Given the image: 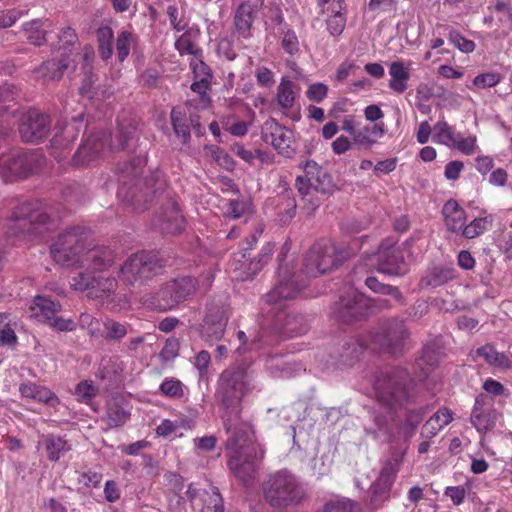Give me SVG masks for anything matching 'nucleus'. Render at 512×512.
<instances>
[{"label":"nucleus","mask_w":512,"mask_h":512,"mask_svg":"<svg viewBox=\"0 0 512 512\" xmlns=\"http://www.w3.org/2000/svg\"><path fill=\"white\" fill-rule=\"evenodd\" d=\"M494 400L487 394H479L475 398V404L471 414V423L480 433H486L492 429L499 417L493 408Z\"/></svg>","instance_id":"a211bd4d"},{"label":"nucleus","mask_w":512,"mask_h":512,"mask_svg":"<svg viewBox=\"0 0 512 512\" xmlns=\"http://www.w3.org/2000/svg\"><path fill=\"white\" fill-rule=\"evenodd\" d=\"M456 134L446 121H438L434 126L432 139L434 142L451 147Z\"/></svg>","instance_id":"de8ad7c7"},{"label":"nucleus","mask_w":512,"mask_h":512,"mask_svg":"<svg viewBox=\"0 0 512 512\" xmlns=\"http://www.w3.org/2000/svg\"><path fill=\"white\" fill-rule=\"evenodd\" d=\"M411 63L404 61H394L389 66V88L394 92L401 94L408 88V80L410 78Z\"/></svg>","instance_id":"c85d7f7f"},{"label":"nucleus","mask_w":512,"mask_h":512,"mask_svg":"<svg viewBox=\"0 0 512 512\" xmlns=\"http://www.w3.org/2000/svg\"><path fill=\"white\" fill-rule=\"evenodd\" d=\"M167 15L170 21V24L173 26V28L177 31H183L187 25L188 22L186 21L183 12L179 11V9L175 6H168L167 7Z\"/></svg>","instance_id":"680f3d73"},{"label":"nucleus","mask_w":512,"mask_h":512,"mask_svg":"<svg viewBox=\"0 0 512 512\" xmlns=\"http://www.w3.org/2000/svg\"><path fill=\"white\" fill-rule=\"evenodd\" d=\"M455 277L454 270L445 267H435L422 278V286L439 287Z\"/></svg>","instance_id":"ea45409f"},{"label":"nucleus","mask_w":512,"mask_h":512,"mask_svg":"<svg viewBox=\"0 0 512 512\" xmlns=\"http://www.w3.org/2000/svg\"><path fill=\"white\" fill-rule=\"evenodd\" d=\"M300 291V287L292 278L281 279L263 299L262 310L275 318L277 329L285 337H296L306 333L308 327L304 318L287 312V303L294 299Z\"/></svg>","instance_id":"39448f33"},{"label":"nucleus","mask_w":512,"mask_h":512,"mask_svg":"<svg viewBox=\"0 0 512 512\" xmlns=\"http://www.w3.org/2000/svg\"><path fill=\"white\" fill-rule=\"evenodd\" d=\"M87 236L83 229L77 227L61 234L52 244L50 253L53 260L63 266L79 265L87 272L73 276L70 286L76 291H87L90 296L91 287L96 281L94 273L104 272L115 261L114 252L108 247L86 249Z\"/></svg>","instance_id":"f03ea898"},{"label":"nucleus","mask_w":512,"mask_h":512,"mask_svg":"<svg viewBox=\"0 0 512 512\" xmlns=\"http://www.w3.org/2000/svg\"><path fill=\"white\" fill-rule=\"evenodd\" d=\"M265 368L273 378H289L305 370L301 363L277 354L266 358Z\"/></svg>","instance_id":"393cba45"},{"label":"nucleus","mask_w":512,"mask_h":512,"mask_svg":"<svg viewBox=\"0 0 512 512\" xmlns=\"http://www.w3.org/2000/svg\"><path fill=\"white\" fill-rule=\"evenodd\" d=\"M183 383L175 378H166L160 385L163 395L170 398H181L184 395Z\"/></svg>","instance_id":"6e6d98bb"},{"label":"nucleus","mask_w":512,"mask_h":512,"mask_svg":"<svg viewBox=\"0 0 512 512\" xmlns=\"http://www.w3.org/2000/svg\"><path fill=\"white\" fill-rule=\"evenodd\" d=\"M231 268L235 275L234 279L238 281L251 280L262 268V264L253 259L247 263L245 253H236L231 262Z\"/></svg>","instance_id":"c756f323"},{"label":"nucleus","mask_w":512,"mask_h":512,"mask_svg":"<svg viewBox=\"0 0 512 512\" xmlns=\"http://www.w3.org/2000/svg\"><path fill=\"white\" fill-rule=\"evenodd\" d=\"M302 168L305 175L297 177L295 186L302 196H310L309 201L312 202L314 206H318V202H313L312 193L313 191L321 193L329 192L331 179L322 167L313 160L306 161Z\"/></svg>","instance_id":"4468645a"},{"label":"nucleus","mask_w":512,"mask_h":512,"mask_svg":"<svg viewBox=\"0 0 512 512\" xmlns=\"http://www.w3.org/2000/svg\"><path fill=\"white\" fill-rule=\"evenodd\" d=\"M296 95V84L288 77H282L276 93V101L278 105L285 110L291 109L294 106Z\"/></svg>","instance_id":"c9c22d12"},{"label":"nucleus","mask_w":512,"mask_h":512,"mask_svg":"<svg viewBox=\"0 0 512 512\" xmlns=\"http://www.w3.org/2000/svg\"><path fill=\"white\" fill-rule=\"evenodd\" d=\"M228 322V308L225 304L211 303L201 324V337L209 343L219 341Z\"/></svg>","instance_id":"dca6fc26"},{"label":"nucleus","mask_w":512,"mask_h":512,"mask_svg":"<svg viewBox=\"0 0 512 512\" xmlns=\"http://www.w3.org/2000/svg\"><path fill=\"white\" fill-rule=\"evenodd\" d=\"M469 486H449L445 489L444 495L452 501L455 506H460L469 492Z\"/></svg>","instance_id":"0e129e2a"},{"label":"nucleus","mask_w":512,"mask_h":512,"mask_svg":"<svg viewBox=\"0 0 512 512\" xmlns=\"http://www.w3.org/2000/svg\"><path fill=\"white\" fill-rule=\"evenodd\" d=\"M136 40L135 35L127 30L121 31L116 40V53L120 62H123L130 54L132 44Z\"/></svg>","instance_id":"8fccbe9b"},{"label":"nucleus","mask_w":512,"mask_h":512,"mask_svg":"<svg viewBox=\"0 0 512 512\" xmlns=\"http://www.w3.org/2000/svg\"><path fill=\"white\" fill-rule=\"evenodd\" d=\"M196 291V280L190 276L173 279L167 282L157 294L156 308L170 310L187 300Z\"/></svg>","instance_id":"ddd939ff"},{"label":"nucleus","mask_w":512,"mask_h":512,"mask_svg":"<svg viewBox=\"0 0 512 512\" xmlns=\"http://www.w3.org/2000/svg\"><path fill=\"white\" fill-rule=\"evenodd\" d=\"M171 121L175 134L181 137L184 143L187 142L190 138V128L185 111L180 107L173 108L171 111Z\"/></svg>","instance_id":"c03bdc74"},{"label":"nucleus","mask_w":512,"mask_h":512,"mask_svg":"<svg viewBox=\"0 0 512 512\" xmlns=\"http://www.w3.org/2000/svg\"><path fill=\"white\" fill-rule=\"evenodd\" d=\"M355 502L344 497H335L325 503L321 512H354Z\"/></svg>","instance_id":"5fc2aeb1"},{"label":"nucleus","mask_w":512,"mask_h":512,"mask_svg":"<svg viewBox=\"0 0 512 512\" xmlns=\"http://www.w3.org/2000/svg\"><path fill=\"white\" fill-rule=\"evenodd\" d=\"M263 494L266 502L277 510L297 506L306 497L303 484L288 470L270 475L263 484Z\"/></svg>","instance_id":"0eeeda50"},{"label":"nucleus","mask_w":512,"mask_h":512,"mask_svg":"<svg viewBox=\"0 0 512 512\" xmlns=\"http://www.w3.org/2000/svg\"><path fill=\"white\" fill-rule=\"evenodd\" d=\"M39 447L45 450L47 458L52 462L59 461L72 448L67 440L53 434L43 435L40 439Z\"/></svg>","instance_id":"cd10ccee"},{"label":"nucleus","mask_w":512,"mask_h":512,"mask_svg":"<svg viewBox=\"0 0 512 512\" xmlns=\"http://www.w3.org/2000/svg\"><path fill=\"white\" fill-rule=\"evenodd\" d=\"M263 140L271 144L280 154L290 157L293 149V133L274 119L267 120L262 129Z\"/></svg>","instance_id":"aec40b11"},{"label":"nucleus","mask_w":512,"mask_h":512,"mask_svg":"<svg viewBox=\"0 0 512 512\" xmlns=\"http://www.w3.org/2000/svg\"><path fill=\"white\" fill-rule=\"evenodd\" d=\"M98 393V388L91 381L80 382L75 388V395L81 402H88Z\"/></svg>","instance_id":"bf43d9fd"},{"label":"nucleus","mask_w":512,"mask_h":512,"mask_svg":"<svg viewBox=\"0 0 512 512\" xmlns=\"http://www.w3.org/2000/svg\"><path fill=\"white\" fill-rule=\"evenodd\" d=\"M364 348H371L370 340L351 337L341 342L336 357L343 365H351L362 354Z\"/></svg>","instance_id":"a878e982"},{"label":"nucleus","mask_w":512,"mask_h":512,"mask_svg":"<svg viewBox=\"0 0 512 512\" xmlns=\"http://www.w3.org/2000/svg\"><path fill=\"white\" fill-rule=\"evenodd\" d=\"M79 324L81 328L87 329L92 336L101 334L100 322L88 313H82L79 317Z\"/></svg>","instance_id":"774afa93"},{"label":"nucleus","mask_w":512,"mask_h":512,"mask_svg":"<svg viewBox=\"0 0 512 512\" xmlns=\"http://www.w3.org/2000/svg\"><path fill=\"white\" fill-rule=\"evenodd\" d=\"M342 256L337 254L336 247L331 241L315 243L305 258L304 268L307 275L316 277L329 271L342 261Z\"/></svg>","instance_id":"f8f14e48"},{"label":"nucleus","mask_w":512,"mask_h":512,"mask_svg":"<svg viewBox=\"0 0 512 512\" xmlns=\"http://www.w3.org/2000/svg\"><path fill=\"white\" fill-rule=\"evenodd\" d=\"M442 213L447 229L461 235L467 222L466 211L455 200H448Z\"/></svg>","instance_id":"bb28decb"},{"label":"nucleus","mask_w":512,"mask_h":512,"mask_svg":"<svg viewBox=\"0 0 512 512\" xmlns=\"http://www.w3.org/2000/svg\"><path fill=\"white\" fill-rule=\"evenodd\" d=\"M493 221L494 219L492 215L475 218L470 223L465 224L461 236L467 239L476 238L490 230L493 225Z\"/></svg>","instance_id":"58836bf2"},{"label":"nucleus","mask_w":512,"mask_h":512,"mask_svg":"<svg viewBox=\"0 0 512 512\" xmlns=\"http://www.w3.org/2000/svg\"><path fill=\"white\" fill-rule=\"evenodd\" d=\"M254 374L248 368L240 365L225 369L219 376L216 389V398L225 407L223 421L231 419V423L241 427L248 426L240 420V403L242 399L254 388Z\"/></svg>","instance_id":"423d86ee"},{"label":"nucleus","mask_w":512,"mask_h":512,"mask_svg":"<svg viewBox=\"0 0 512 512\" xmlns=\"http://www.w3.org/2000/svg\"><path fill=\"white\" fill-rule=\"evenodd\" d=\"M396 241L394 239H386L381 243L378 251L370 259L375 262L376 269L384 274L400 276L406 273L407 264L405 261L404 253L410 255L408 247L410 240H407L402 247H395Z\"/></svg>","instance_id":"1a4fd4ad"},{"label":"nucleus","mask_w":512,"mask_h":512,"mask_svg":"<svg viewBox=\"0 0 512 512\" xmlns=\"http://www.w3.org/2000/svg\"><path fill=\"white\" fill-rule=\"evenodd\" d=\"M476 142L477 138L475 135H470L467 138H462L460 135H456L451 147L456 148L466 155H472L475 153L477 148Z\"/></svg>","instance_id":"4d7b16f0"},{"label":"nucleus","mask_w":512,"mask_h":512,"mask_svg":"<svg viewBox=\"0 0 512 512\" xmlns=\"http://www.w3.org/2000/svg\"><path fill=\"white\" fill-rule=\"evenodd\" d=\"M43 26L44 22L41 19H34L23 24V31L26 33L29 43L40 46L46 42Z\"/></svg>","instance_id":"37998d69"},{"label":"nucleus","mask_w":512,"mask_h":512,"mask_svg":"<svg viewBox=\"0 0 512 512\" xmlns=\"http://www.w3.org/2000/svg\"><path fill=\"white\" fill-rule=\"evenodd\" d=\"M365 284L369 289H371L375 293L390 295L397 301L402 300V294L397 287L382 284L378 281L376 277H367L365 280Z\"/></svg>","instance_id":"603ef678"},{"label":"nucleus","mask_w":512,"mask_h":512,"mask_svg":"<svg viewBox=\"0 0 512 512\" xmlns=\"http://www.w3.org/2000/svg\"><path fill=\"white\" fill-rule=\"evenodd\" d=\"M102 273L96 275V281L91 287L90 298L103 299L109 297L117 287V280L114 277H105Z\"/></svg>","instance_id":"4c0bfd02"},{"label":"nucleus","mask_w":512,"mask_h":512,"mask_svg":"<svg viewBox=\"0 0 512 512\" xmlns=\"http://www.w3.org/2000/svg\"><path fill=\"white\" fill-rule=\"evenodd\" d=\"M438 353L430 346H426L423 349L422 356L417 361V366L423 371V376L429 375L430 371L438 363Z\"/></svg>","instance_id":"864d4df0"},{"label":"nucleus","mask_w":512,"mask_h":512,"mask_svg":"<svg viewBox=\"0 0 512 512\" xmlns=\"http://www.w3.org/2000/svg\"><path fill=\"white\" fill-rule=\"evenodd\" d=\"M345 24L346 19L339 9L327 20V29L331 35L339 36L343 32Z\"/></svg>","instance_id":"69168bd1"},{"label":"nucleus","mask_w":512,"mask_h":512,"mask_svg":"<svg viewBox=\"0 0 512 512\" xmlns=\"http://www.w3.org/2000/svg\"><path fill=\"white\" fill-rule=\"evenodd\" d=\"M131 138V129L123 130L121 128L115 140L106 132H98L90 135L85 140L84 144L78 150V155L90 160L94 156L98 155L106 144H108L112 149H125Z\"/></svg>","instance_id":"2eb2a0df"},{"label":"nucleus","mask_w":512,"mask_h":512,"mask_svg":"<svg viewBox=\"0 0 512 512\" xmlns=\"http://www.w3.org/2000/svg\"><path fill=\"white\" fill-rule=\"evenodd\" d=\"M409 375L404 370H393L379 375L373 385V391L378 406H383L380 412L373 407L371 412L372 424L365 426V431L375 439L392 441L402 437L409 439L417 426L423 420L426 410L424 408L411 410L407 413L402 424L395 422L392 409L402 406L410 399Z\"/></svg>","instance_id":"f257e3e1"},{"label":"nucleus","mask_w":512,"mask_h":512,"mask_svg":"<svg viewBox=\"0 0 512 512\" xmlns=\"http://www.w3.org/2000/svg\"><path fill=\"white\" fill-rule=\"evenodd\" d=\"M262 3L263 0H257L254 4L245 2L238 7L235 13L234 23L237 32L244 38L250 35L249 31L254 20L253 14Z\"/></svg>","instance_id":"7c9ffc66"},{"label":"nucleus","mask_w":512,"mask_h":512,"mask_svg":"<svg viewBox=\"0 0 512 512\" xmlns=\"http://www.w3.org/2000/svg\"><path fill=\"white\" fill-rule=\"evenodd\" d=\"M186 495L191 502L193 512H224L222 496L215 487L200 489L190 484Z\"/></svg>","instance_id":"f3484780"},{"label":"nucleus","mask_w":512,"mask_h":512,"mask_svg":"<svg viewBox=\"0 0 512 512\" xmlns=\"http://www.w3.org/2000/svg\"><path fill=\"white\" fill-rule=\"evenodd\" d=\"M49 219L46 211L35 203H22L15 207L7 220V227L10 234L35 233L38 225L45 224Z\"/></svg>","instance_id":"9b49d317"},{"label":"nucleus","mask_w":512,"mask_h":512,"mask_svg":"<svg viewBox=\"0 0 512 512\" xmlns=\"http://www.w3.org/2000/svg\"><path fill=\"white\" fill-rule=\"evenodd\" d=\"M97 40L99 44V54L103 60H108L113 54L114 33L111 27L101 26L98 28Z\"/></svg>","instance_id":"79ce46f5"},{"label":"nucleus","mask_w":512,"mask_h":512,"mask_svg":"<svg viewBox=\"0 0 512 512\" xmlns=\"http://www.w3.org/2000/svg\"><path fill=\"white\" fill-rule=\"evenodd\" d=\"M163 264L153 252H138L130 255L120 267V277L128 284L147 280L162 269Z\"/></svg>","instance_id":"6e6552de"},{"label":"nucleus","mask_w":512,"mask_h":512,"mask_svg":"<svg viewBox=\"0 0 512 512\" xmlns=\"http://www.w3.org/2000/svg\"><path fill=\"white\" fill-rule=\"evenodd\" d=\"M367 299L355 289H350L345 296L335 304L336 317L344 322L357 320L367 310Z\"/></svg>","instance_id":"6ab92c4d"},{"label":"nucleus","mask_w":512,"mask_h":512,"mask_svg":"<svg viewBox=\"0 0 512 512\" xmlns=\"http://www.w3.org/2000/svg\"><path fill=\"white\" fill-rule=\"evenodd\" d=\"M453 420V413L450 409L440 408L433 416H431L422 428L421 436L432 438L438 434L445 426Z\"/></svg>","instance_id":"473e14b6"},{"label":"nucleus","mask_w":512,"mask_h":512,"mask_svg":"<svg viewBox=\"0 0 512 512\" xmlns=\"http://www.w3.org/2000/svg\"><path fill=\"white\" fill-rule=\"evenodd\" d=\"M249 429V426L239 428L237 425L234 426L230 418L225 420V430L229 435L226 449L231 452L228 466L244 485H249L255 480L260 462L264 457L263 449L250 439Z\"/></svg>","instance_id":"20e7f679"},{"label":"nucleus","mask_w":512,"mask_h":512,"mask_svg":"<svg viewBox=\"0 0 512 512\" xmlns=\"http://www.w3.org/2000/svg\"><path fill=\"white\" fill-rule=\"evenodd\" d=\"M501 81V75L497 72H487L477 75L471 85L467 88L473 91L491 88L496 86Z\"/></svg>","instance_id":"3c124183"},{"label":"nucleus","mask_w":512,"mask_h":512,"mask_svg":"<svg viewBox=\"0 0 512 512\" xmlns=\"http://www.w3.org/2000/svg\"><path fill=\"white\" fill-rule=\"evenodd\" d=\"M144 164L143 158H137L120 168L117 196L136 211L147 209L149 203L166 187L160 171L153 172L149 177L140 178Z\"/></svg>","instance_id":"7ed1b4c3"},{"label":"nucleus","mask_w":512,"mask_h":512,"mask_svg":"<svg viewBox=\"0 0 512 512\" xmlns=\"http://www.w3.org/2000/svg\"><path fill=\"white\" fill-rule=\"evenodd\" d=\"M408 338L404 322L398 319L383 322L369 335L372 350H385L392 354L400 353Z\"/></svg>","instance_id":"9d476101"},{"label":"nucleus","mask_w":512,"mask_h":512,"mask_svg":"<svg viewBox=\"0 0 512 512\" xmlns=\"http://www.w3.org/2000/svg\"><path fill=\"white\" fill-rule=\"evenodd\" d=\"M78 57V53H73L70 50L68 54L61 55V58L57 57L45 61L36 69L35 73L38 78L43 80H59L64 72L76 63Z\"/></svg>","instance_id":"5701e85b"},{"label":"nucleus","mask_w":512,"mask_h":512,"mask_svg":"<svg viewBox=\"0 0 512 512\" xmlns=\"http://www.w3.org/2000/svg\"><path fill=\"white\" fill-rule=\"evenodd\" d=\"M130 417V413L115 402L108 404L106 421L110 428L122 426Z\"/></svg>","instance_id":"49530a36"},{"label":"nucleus","mask_w":512,"mask_h":512,"mask_svg":"<svg viewBox=\"0 0 512 512\" xmlns=\"http://www.w3.org/2000/svg\"><path fill=\"white\" fill-rule=\"evenodd\" d=\"M82 70L84 73L83 84L80 87L82 94L88 93L94 83V75L92 74V62L94 60V51L90 47H85L83 52Z\"/></svg>","instance_id":"a18cd8bd"},{"label":"nucleus","mask_w":512,"mask_h":512,"mask_svg":"<svg viewBox=\"0 0 512 512\" xmlns=\"http://www.w3.org/2000/svg\"><path fill=\"white\" fill-rule=\"evenodd\" d=\"M396 478V471L393 467H384L376 481L371 485V503L378 501V488L383 486V493H389Z\"/></svg>","instance_id":"a19ab883"},{"label":"nucleus","mask_w":512,"mask_h":512,"mask_svg":"<svg viewBox=\"0 0 512 512\" xmlns=\"http://www.w3.org/2000/svg\"><path fill=\"white\" fill-rule=\"evenodd\" d=\"M103 326L106 331V338L108 339L118 340L123 338L127 333L125 325L114 320H106Z\"/></svg>","instance_id":"e2e57ef3"},{"label":"nucleus","mask_w":512,"mask_h":512,"mask_svg":"<svg viewBox=\"0 0 512 512\" xmlns=\"http://www.w3.org/2000/svg\"><path fill=\"white\" fill-rule=\"evenodd\" d=\"M385 133L384 123H375L374 125H366L358 130L353 140L354 144L361 148H371L377 143Z\"/></svg>","instance_id":"f704fd0d"},{"label":"nucleus","mask_w":512,"mask_h":512,"mask_svg":"<svg viewBox=\"0 0 512 512\" xmlns=\"http://www.w3.org/2000/svg\"><path fill=\"white\" fill-rule=\"evenodd\" d=\"M31 155L28 153H16L0 158V172L5 179L13 176H25L30 173Z\"/></svg>","instance_id":"b1692460"},{"label":"nucleus","mask_w":512,"mask_h":512,"mask_svg":"<svg viewBox=\"0 0 512 512\" xmlns=\"http://www.w3.org/2000/svg\"><path fill=\"white\" fill-rule=\"evenodd\" d=\"M449 41L463 53H471L475 49V43L464 38L460 33L451 31Z\"/></svg>","instance_id":"338daca9"},{"label":"nucleus","mask_w":512,"mask_h":512,"mask_svg":"<svg viewBox=\"0 0 512 512\" xmlns=\"http://www.w3.org/2000/svg\"><path fill=\"white\" fill-rule=\"evenodd\" d=\"M31 317L42 319L48 322L52 317L61 310L59 302L53 301L46 296H36L30 307Z\"/></svg>","instance_id":"72a5a7b5"},{"label":"nucleus","mask_w":512,"mask_h":512,"mask_svg":"<svg viewBox=\"0 0 512 512\" xmlns=\"http://www.w3.org/2000/svg\"><path fill=\"white\" fill-rule=\"evenodd\" d=\"M156 225L166 233H180L185 227V219L177 202L169 198L157 217Z\"/></svg>","instance_id":"4be33fe9"},{"label":"nucleus","mask_w":512,"mask_h":512,"mask_svg":"<svg viewBox=\"0 0 512 512\" xmlns=\"http://www.w3.org/2000/svg\"><path fill=\"white\" fill-rule=\"evenodd\" d=\"M175 48L180 53V55L188 54L192 57H196L201 54V50L196 45L193 39L192 31H187L183 33L176 41Z\"/></svg>","instance_id":"09e8293b"},{"label":"nucleus","mask_w":512,"mask_h":512,"mask_svg":"<svg viewBox=\"0 0 512 512\" xmlns=\"http://www.w3.org/2000/svg\"><path fill=\"white\" fill-rule=\"evenodd\" d=\"M50 129V120L46 114L30 111L19 126L21 138L25 142H37L44 138Z\"/></svg>","instance_id":"412c9836"},{"label":"nucleus","mask_w":512,"mask_h":512,"mask_svg":"<svg viewBox=\"0 0 512 512\" xmlns=\"http://www.w3.org/2000/svg\"><path fill=\"white\" fill-rule=\"evenodd\" d=\"M190 67L193 73V79H212L210 68L203 62L201 54L192 57Z\"/></svg>","instance_id":"13d9d810"},{"label":"nucleus","mask_w":512,"mask_h":512,"mask_svg":"<svg viewBox=\"0 0 512 512\" xmlns=\"http://www.w3.org/2000/svg\"><path fill=\"white\" fill-rule=\"evenodd\" d=\"M19 391L24 398H29L53 407L59 403V399L50 389L32 382L22 383L19 387Z\"/></svg>","instance_id":"2f4dec72"},{"label":"nucleus","mask_w":512,"mask_h":512,"mask_svg":"<svg viewBox=\"0 0 512 512\" xmlns=\"http://www.w3.org/2000/svg\"><path fill=\"white\" fill-rule=\"evenodd\" d=\"M476 356L483 358L485 362L495 368L506 369L510 367L508 357L504 353L498 352L490 344L479 347L476 350Z\"/></svg>","instance_id":"e433bc0d"},{"label":"nucleus","mask_w":512,"mask_h":512,"mask_svg":"<svg viewBox=\"0 0 512 512\" xmlns=\"http://www.w3.org/2000/svg\"><path fill=\"white\" fill-rule=\"evenodd\" d=\"M211 362V356L208 351H200L194 358V367L198 370L199 379L204 380L207 378L208 367Z\"/></svg>","instance_id":"052dcab7"}]
</instances>
